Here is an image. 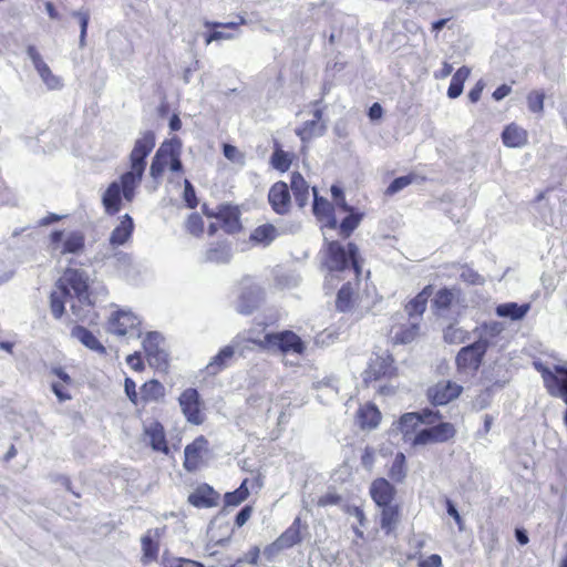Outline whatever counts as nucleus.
I'll return each instance as SVG.
<instances>
[{
	"label": "nucleus",
	"mask_w": 567,
	"mask_h": 567,
	"mask_svg": "<svg viewBox=\"0 0 567 567\" xmlns=\"http://www.w3.org/2000/svg\"><path fill=\"white\" fill-rule=\"evenodd\" d=\"M171 150L172 145H169L168 141L163 143L156 151L150 167V174L153 178H158L164 173L168 165L169 154H172Z\"/></svg>",
	"instance_id": "30"
},
{
	"label": "nucleus",
	"mask_w": 567,
	"mask_h": 567,
	"mask_svg": "<svg viewBox=\"0 0 567 567\" xmlns=\"http://www.w3.org/2000/svg\"><path fill=\"white\" fill-rule=\"evenodd\" d=\"M181 409L188 422L193 424H202L204 421L200 412V398L199 393L194 388L186 389L178 399Z\"/></svg>",
	"instance_id": "12"
},
{
	"label": "nucleus",
	"mask_w": 567,
	"mask_h": 567,
	"mask_svg": "<svg viewBox=\"0 0 567 567\" xmlns=\"http://www.w3.org/2000/svg\"><path fill=\"white\" fill-rule=\"evenodd\" d=\"M370 494L378 506H386L393 499L394 487L386 480L378 478L371 484Z\"/></svg>",
	"instance_id": "26"
},
{
	"label": "nucleus",
	"mask_w": 567,
	"mask_h": 567,
	"mask_svg": "<svg viewBox=\"0 0 567 567\" xmlns=\"http://www.w3.org/2000/svg\"><path fill=\"white\" fill-rule=\"evenodd\" d=\"M362 218L361 214L351 213L340 224V234L347 238L358 227Z\"/></svg>",
	"instance_id": "51"
},
{
	"label": "nucleus",
	"mask_w": 567,
	"mask_h": 567,
	"mask_svg": "<svg viewBox=\"0 0 567 567\" xmlns=\"http://www.w3.org/2000/svg\"><path fill=\"white\" fill-rule=\"evenodd\" d=\"M207 440L204 436H199L185 447L184 466L187 471H195L199 466L203 452L207 449Z\"/></svg>",
	"instance_id": "21"
},
{
	"label": "nucleus",
	"mask_w": 567,
	"mask_h": 567,
	"mask_svg": "<svg viewBox=\"0 0 567 567\" xmlns=\"http://www.w3.org/2000/svg\"><path fill=\"white\" fill-rule=\"evenodd\" d=\"M165 532V527L147 530L142 537L143 563L156 559L158 555V539Z\"/></svg>",
	"instance_id": "24"
},
{
	"label": "nucleus",
	"mask_w": 567,
	"mask_h": 567,
	"mask_svg": "<svg viewBox=\"0 0 567 567\" xmlns=\"http://www.w3.org/2000/svg\"><path fill=\"white\" fill-rule=\"evenodd\" d=\"M462 388L452 382H440L429 390V398L434 405H444L457 398Z\"/></svg>",
	"instance_id": "17"
},
{
	"label": "nucleus",
	"mask_w": 567,
	"mask_h": 567,
	"mask_svg": "<svg viewBox=\"0 0 567 567\" xmlns=\"http://www.w3.org/2000/svg\"><path fill=\"white\" fill-rule=\"evenodd\" d=\"M169 145H172V154H169L168 165L169 169L175 173H179L183 171V164L181 161V150L182 142L179 138L174 137L169 141Z\"/></svg>",
	"instance_id": "45"
},
{
	"label": "nucleus",
	"mask_w": 567,
	"mask_h": 567,
	"mask_svg": "<svg viewBox=\"0 0 567 567\" xmlns=\"http://www.w3.org/2000/svg\"><path fill=\"white\" fill-rule=\"evenodd\" d=\"M419 567H442V558L437 554H432L419 563Z\"/></svg>",
	"instance_id": "63"
},
{
	"label": "nucleus",
	"mask_w": 567,
	"mask_h": 567,
	"mask_svg": "<svg viewBox=\"0 0 567 567\" xmlns=\"http://www.w3.org/2000/svg\"><path fill=\"white\" fill-rule=\"evenodd\" d=\"M357 417L359 425L363 430H372L379 424L381 420V413L374 405L365 404L359 409Z\"/></svg>",
	"instance_id": "35"
},
{
	"label": "nucleus",
	"mask_w": 567,
	"mask_h": 567,
	"mask_svg": "<svg viewBox=\"0 0 567 567\" xmlns=\"http://www.w3.org/2000/svg\"><path fill=\"white\" fill-rule=\"evenodd\" d=\"M134 230V221L128 214L121 217L120 224L111 233L109 243L111 249H116L118 246L124 245L131 237Z\"/></svg>",
	"instance_id": "22"
},
{
	"label": "nucleus",
	"mask_w": 567,
	"mask_h": 567,
	"mask_svg": "<svg viewBox=\"0 0 567 567\" xmlns=\"http://www.w3.org/2000/svg\"><path fill=\"white\" fill-rule=\"evenodd\" d=\"M413 177L410 175L395 178L386 188V194L393 195L412 183Z\"/></svg>",
	"instance_id": "54"
},
{
	"label": "nucleus",
	"mask_w": 567,
	"mask_h": 567,
	"mask_svg": "<svg viewBox=\"0 0 567 567\" xmlns=\"http://www.w3.org/2000/svg\"><path fill=\"white\" fill-rule=\"evenodd\" d=\"M264 299V289L251 278H244L240 282L236 309L241 315H250L259 308Z\"/></svg>",
	"instance_id": "5"
},
{
	"label": "nucleus",
	"mask_w": 567,
	"mask_h": 567,
	"mask_svg": "<svg viewBox=\"0 0 567 567\" xmlns=\"http://www.w3.org/2000/svg\"><path fill=\"white\" fill-rule=\"evenodd\" d=\"M141 320L131 311L117 310L109 319L107 331L118 337L141 338Z\"/></svg>",
	"instance_id": "6"
},
{
	"label": "nucleus",
	"mask_w": 567,
	"mask_h": 567,
	"mask_svg": "<svg viewBox=\"0 0 567 567\" xmlns=\"http://www.w3.org/2000/svg\"><path fill=\"white\" fill-rule=\"evenodd\" d=\"M50 374L55 377L58 380L65 385H72L73 380L72 378L66 373V371L62 367L54 365L50 369Z\"/></svg>",
	"instance_id": "57"
},
{
	"label": "nucleus",
	"mask_w": 567,
	"mask_h": 567,
	"mask_svg": "<svg viewBox=\"0 0 567 567\" xmlns=\"http://www.w3.org/2000/svg\"><path fill=\"white\" fill-rule=\"evenodd\" d=\"M461 278L466 281V282H470L472 285H481L483 284V278L480 274L475 272L474 270L472 269H468V268H464L461 272Z\"/></svg>",
	"instance_id": "59"
},
{
	"label": "nucleus",
	"mask_w": 567,
	"mask_h": 567,
	"mask_svg": "<svg viewBox=\"0 0 567 567\" xmlns=\"http://www.w3.org/2000/svg\"><path fill=\"white\" fill-rule=\"evenodd\" d=\"M470 73L471 70L467 66H462L453 74L447 89V96L450 99H456L462 94L464 82L468 78Z\"/></svg>",
	"instance_id": "38"
},
{
	"label": "nucleus",
	"mask_w": 567,
	"mask_h": 567,
	"mask_svg": "<svg viewBox=\"0 0 567 567\" xmlns=\"http://www.w3.org/2000/svg\"><path fill=\"white\" fill-rule=\"evenodd\" d=\"M71 336L74 339L79 340L83 346H85L90 350H93L99 353L105 352V348L97 340V338L91 331H89L86 328L82 326H75L71 330Z\"/></svg>",
	"instance_id": "32"
},
{
	"label": "nucleus",
	"mask_w": 567,
	"mask_h": 567,
	"mask_svg": "<svg viewBox=\"0 0 567 567\" xmlns=\"http://www.w3.org/2000/svg\"><path fill=\"white\" fill-rule=\"evenodd\" d=\"M72 17L78 19L80 24V41L79 44L81 48L85 47V39H86V32H87V25L90 21V12L86 10H76L73 11Z\"/></svg>",
	"instance_id": "50"
},
{
	"label": "nucleus",
	"mask_w": 567,
	"mask_h": 567,
	"mask_svg": "<svg viewBox=\"0 0 567 567\" xmlns=\"http://www.w3.org/2000/svg\"><path fill=\"white\" fill-rule=\"evenodd\" d=\"M381 507V528L384 529L386 533H390L395 528L396 524L399 523L398 507L391 505Z\"/></svg>",
	"instance_id": "41"
},
{
	"label": "nucleus",
	"mask_w": 567,
	"mask_h": 567,
	"mask_svg": "<svg viewBox=\"0 0 567 567\" xmlns=\"http://www.w3.org/2000/svg\"><path fill=\"white\" fill-rule=\"evenodd\" d=\"M259 346L269 351H279L282 354H302L305 351L302 340L295 332L289 330L267 333L264 339L259 341Z\"/></svg>",
	"instance_id": "4"
},
{
	"label": "nucleus",
	"mask_w": 567,
	"mask_h": 567,
	"mask_svg": "<svg viewBox=\"0 0 567 567\" xmlns=\"http://www.w3.org/2000/svg\"><path fill=\"white\" fill-rule=\"evenodd\" d=\"M217 493L207 484L198 486L189 496L188 502L198 508H208L217 504Z\"/></svg>",
	"instance_id": "25"
},
{
	"label": "nucleus",
	"mask_w": 567,
	"mask_h": 567,
	"mask_svg": "<svg viewBox=\"0 0 567 567\" xmlns=\"http://www.w3.org/2000/svg\"><path fill=\"white\" fill-rule=\"evenodd\" d=\"M300 542V518L297 517L291 526L285 530L266 550H269L270 553H278L290 548Z\"/></svg>",
	"instance_id": "18"
},
{
	"label": "nucleus",
	"mask_w": 567,
	"mask_h": 567,
	"mask_svg": "<svg viewBox=\"0 0 567 567\" xmlns=\"http://www.w3.org/2000/svg\"><path fill=\"white\" fill-rule=\"evenodd\" d=\"M184 558L171 556L168 553H164L162 557L163 567H182Z\"/></svg>",
	"instance_id": "64"
},
{
	"label": "nucleus",
	"mask_w": 567,
	"mask_h": 567,
	"mask_svg": "<svg viewBox=\"0 0 567 567\" xmlns=\"http://www.w3.org/2000/svg\"><path fill=\"white\" fill-rule=\"evenodd\" d=\"M292 155L282 151L278 145L271 155V165L280 172H287L291 165Z\"/></svg>",
	"instance_id": "44"
},
{
	"label": "nucleus",
	"mask_w": 567,
	"mask_h": 567,
	"mask_svg": "<svg viewBox=\"0 0 567 567\" xmlns=\"http://www.w3.org/2000/svg\"><path fill=\"white\" fill-rule=\"evenodd\" d=\"M155 147V134L146 131L135 141L130 154V171L123 173L118 181L112 182L102 195V205L107 215H115L122 208L123 198L132 203L140 187L146 168V157Z\"/></svg>",
	"instance_id": "1"
},
{
	"label": "nucleus",
	"mask_w": 567,
	"mask_h": 567,
	"mask_svg": "<svg viewBox=\"0 0 567 567\" xmlns=\"http://www.w3.org/2000/svg\"><path fill=\"white\" fill-rule=\"evenodd\" d=\"M113 252L106 255L107 258H114L116 264L121 267H127L131 265V256L124 251L112 249Z\"/></svg>",
	"instance_id": "58"
},
{
	"label": "nucleus",
	"mask_w": 567,
	"mask_h": 567,
	"mask_svg": "<svg viewBox=\"0 0 567 567\" xmlns=\"http://www.w3.org/2000/svg\"><path fill=\"white\" fill-rule=\"evenodd\" d=\"M278 236L277 228L271 224L258 226L250 234V241L261 246L270 245Z\"/></svg>",
	"instance_id": "36"
},
{
	"label": "nucleus",
	"mask_w": 567,
	"mask_h": 567,
	"mask_svg": "<svg viewBox=\"0 0 567 567\" xmlns=\"http://www.w3.org/2000/svg\"><path fill=\"white\" fill-rule=\"evenodd\" d=\"M271 208L279 215L287 214L290 209V193L288 185L284 182L275 183L268 194Z\"/></svg>",
	"instance_id": "16"
},
{
	"label": "nucleus",
	"mask_w": 567,
	"mask_h": 567,
	"mask_svg": "<svg viewBox=\"0 0 567 567\" xmlns=\"http://www.w3.org/2000/svg\"><path fill=\"white\" fill-rule=\"evenodd\" d=\"M251 513H252L251 506L246 505L245 507H243L236 515V519H235L236 526L237 527L244 526L247 523V520L250 518Z\"/></svg>",
	"instance_id": "61"
},
{
	"label": "nucleus",
	"mask_w": 567,
	"mask_h": 567,
	"mask_svg": "<svg viewBox=\"0 0 567 567\" xmlns=\"http://www.w3.org/2000/svg\"><path fill=\"white\" fill-rule=\"evenodd\" d=\"M230 257H231L230 249L225 244L209 248L206 251V260L216 262V264L228 262L230 260Z\"/></svg>",
	"instance_id": "43"
},
{
	"label": "nucleus",
	"mask_w": 567,
	"mask_h": 567,
	"mask_svg": "<svg viewBox=\"0 0 567 567\" xmlns=\"http://www.w3.org/2000/svg\"><path fill=\"white\" fill-rule=\"evenodd\" d=\"M219 217L225 220L227 231H231L238 227V218L235 210L225 208L219 212Z\"/></svg>",
	"instance_id": "56"
},
{
	"label": "nucleus",
	"mask_w": 567,
	"mask_h": 567,
	"mask_svg": "<svg viewBox=\"0 0 567 567\" xmlns=\"http://www.w3.org/2000/svg\"><path fill=\"white\" fill-rule=\"evenodd\" d=\"M290 187L298 206L303 207L309 198V185L300 173L291 174Z\"/></svg>",
	"instance_id": "34"
},
{
	"label": "nucleus",
	"mask_w": 567,
	"mask_h": 567,
	"mask_svg": "<svg viewBox=\"0 0 567 567\" xmlns=\"http://www.w3.org/2000/svg\"><path fill=\"white\" fill-rule=\"evenodd\" d=\"M147 362L157 370L167 368L168 354L164 348V339L158 332H148L143 340Z\"/></svg>",
	"instance_id": "8"
},
{
	"label": "nucleus",
	"mask_w": 567,
	"mask_h": 567,
	"mask_svg": "<svg viewBox=\"0 0 567 567\" xmlns=\"http://www.w3.org/2000/svg\"><path fill=\"white\" fill-rule=\"evenodd\" d=\"M144 435L148 439L150 445L154 451L168 453V446L163 425L157 421H151L144 424Z\"/></svg>",
	"instance_id": "20"
},
{
	"label": "nucleus",
	"mask_w": 567,
	"mask_h": 567,
	"mask_svg": "<svg viewBox=\"0 0 567 567\" xmlns=\"http://www.w3.org/2000/svg\"><path fill=\"white\" fill-rule=\"evenodd\" d=\"M467 338V331L455 324H450L444 331V340L449 343H463Z\"/></svg>",
	"instance_id": "49"
},
{
	"label": "nucleus",
	"mask_w": 567,
	"mask_h": 567,
	"mask_svg": "<svg viewBox=\"0 0 567 567\" xmlns=\"http://www.w3.org/2000/svg\"><path fill=\"white\" fill-rule=\"evenodd\" d=\"M458 296V290L443 288L439 290L433 299V305L440 315H444Z\"/></svg>",
	"instance_id": "37"
},
{
	"label": "nucleus",
	"mask_w": 567,
	"mask_h": 567,
	"mask_svg": "<svg viewBox=\"0 0 567 567\" xmlns=\"http://www.w3.org/2000/svg\"><path fill=\"white\" fill-rule=\"evenodd\" d=\"M505 327L502 322L489 321L477 327L474 333L477 336L475 342L480 343L486 351L489 346L494 344V340L504 331Z\"/></svg>",
	"instance_id": "23"
},
{
	"label": "nucleus",
	"mask_w": 567,
	"mask_h": 567,
	"mask_svg": "<svg viewBox=\"0 0 567 567\" xmlns=\"http://www.w3.org/2000/svg\"><path fill=\"white\" fill-rule=\"evenodd\" d=\"M486 350L477 342L463 347L456 355V364L460 369L477 370Z\"/></svg>",
	"instance_id": "15"
},
{
	"label": "nucleus",
	"mask_w": 567,
	"mask_h": 567,
	"mask_svg": "<svg viewBox=\"0 0 567 567\" xmlns=\"http://www.w3.org/2000/svg\"><path fill=\"white\" fill-rule=\"evenodd\" d=\"M432 295V287L426 286L415 298H413L406 306L405 311L410 320L421 321L422 315L426 309V303Z\"/></svg>",
	"instance_id": "27"
},
{
	"label": "nucleus",
	"mask_w": 567,
	"mask_h": 567,
	"mask_svg": "<svg viewBox=\"0 0 567 567\" xmlns=\"http://www.w3.org/2000/svg\"><path fill=\"white\" fill-rule=\"evenodd\" d=\"M124 389L130 401L134 404H137L136 384L131 378L125 379Z\"/></svg>",
	"instance_id": "60"
},
{
	"label": "nucleus",
	"mask_w": 567,
	"mask_h": 567,
	"mask_svg": "<svg viewBox=\"0 0 567 567\" xmlns=\"http://www.w3.org/2000/svg\"><path fill=\"white\" fill-rule=\"evenodd\" d=\"M69 386L70 385H65L64 383H62L60 381H55V380L51 381V390L55 394V396L58 398V400L60 402L71 400L72 396L68 391Z\"/></svg>",
	"instance_id": "55"
},
{
	"label": "nucleus",
	"mask_w": 567,
	"mask_h": 567,
	"mask_svg": "<svg viewBox=\"0 0 567 567\" xmlns=\"http://www.w3.org/2000/svg\"><path fill=\"white\" fill-rule=\"evenodd\" d=\"M247 347L244 344V340L241 337H235L231 342L219 350V352L214 355L208 364L206 365V371L209 375H216L226 368H228L235 357L236 353L239 355H244Z\"/></svg>",
	"instance_id": "7"
},
{
	"label": "nucleus",
	"mask_w": 567,
	"mask_h": 567,
	"mask_svg": "<svg viewBox=\"0 0 567 567\" xmlns=\"http://www.w3.org/2000/svg\"><path fill=\"white\" fill-rule=\"evenodd\" d=\"M204 221L199 214L193 213L189 215L187 221H186V229L195 235L198 236L203 233Z\"/></svg>",
	"instance_id": "52"
},
{
	"label": "nucleus",
	"mask_w": 567,
	"mask_h": 567,
	"mask_svg": "<svg viewBox=\"0 0 567 567\" xmlns=\"http://www.w3.org/2000/svg\"><path fill=\"white\" fill-rule=\"evenodd\" d=\"M527 107L532 113L540 114L544 111L545 93L542 90H533L528 93Z\"/></svg>",
	"instance_id": "47"
},
{
	"label": "nucleus",
	"mask_w": 567,
	"mask_h": 567,
	"mask_svg": "<svg viewBox=\"0 0 567 567\" xmlns=\"http://www.w3.org/2000/svg\"><path fill=\"white\" fill-rule=\"evenodd\" d=\"M440 415L433 409H423L421 412L405 413L401 416L398 427L404 434H409L419 423L433 424Z\"/></svg>",
	"instance_id": "14"
},
{
	"label": "nucleus",
	"mask_w": 567,
	"mask_h": 567,
	"mask_svg": "<svg viewBox=\"0 0 567 567\" xmlns=\"http://www.w3.org/2000/svg\"><path fill=\"white\" fill-rule=\"evenodd\" d=\"M27 54L48 90H59L63 86L62 80L52 73L35 47L29 45Z\"/></svg>",
	"instance_id": "11"
},
{
	"label": "nucleus",
	"mask_w": 567,
	"mask_h": 567,
	"mask_svg": "<svg viewBox=\"0 0 567 567\" xmlns=\"http://www.w3.org/2000/svg\"><path fill=\"white\" fill-rule=\"evenodd\" d=\"M312 192H313V197H315V199H313L315 215L321 220L323 218H326L327 219L326 226L334 229L337 227V219L331 214V212H332L331 204L326 198L318 196V192H317L316 187L312 188Z\"/></svg>",
	"instance_id": "29"
},
{
	"label": "nucleus",
	"mask_w": 567,
	"mask_h": 567,
	"mask_svg": "<svg viewBox=\"0 0 567 567\" xmlns=\"http://www.w3.org/2000/svg\"><path fill=\"white\" fill-rule=\"evenodd\" d=\"M66 302L70 303L78 320L93 322L96 318V315L92 313L89 276L84 270L66 269L55 282L50 295L51 312L55 319L63 316Z\"/></svg>",
	"instance_id": "2"
},
{
	"label": "nucleus",
	"mask_w": 567,
	"mask_h": 567,
	"mask_svg": "<svg viewBox=\"0 0 567 567\" xmlns=\"http://www.w3.org/2000/svg\"><path fill=\"white\" fill-rule=\"evenodd\" d=\"M327 267L330 271L349 272L354 279H358L360 266L357 246L349 243L344 247L339 241H330L328 244Z\"/></svg>",
	"instance_id": "3"
},
{
	"label": "nucleus",
	"mask_w": 567,
	"mask_h": 567,
	"mask_svg": "<svg viewBox=\"0 0 567 567\" xmlns=\"http://www.w3.org/2000/svg\"><path fill=\"white\" fill-rule=\"evenodd\" d=\"M141 395L145 402L158 401L164 398L165 388L159 381L151 380L141 388Z\"/></svg>",
	"instance_id": "40"
},
{
	"label": "nucleus",
	"mask_w": 567,
	"mask_h": 567,
	"mask_svg": "<svg viewBox=\"0 0 567 567\" xmlns=\"http://www.w3.org/2000/svg\"><path fill=\"white\" fill-rule=\"evenodd\" d=\"M390 477L396 482H401L405 475V456L403 453H398L390 467Z\"/></svg>",
	"instance_id": "48"
},
{
	"label": "nucleus",
	"mask_w": 567,
	"mask_h": 567,
	"mask_svg": "<svg viewBox=\"0 0 567 567\" xmlns=\"http://www.w3.org/2000/svg\"><path fill=\"white\" fill-rule=\"evenodd\" d=\"M84 247V237L80 233H70L62 243L61 254H78Z\"/></svg>",
	"instance_id": "42"
},
{
	"label": "nucleus",
	"mask_w": 567,
	"mask_h": 567,
	"mask_svg": "<svg viewBox=\"0 0 567 567\" xmlns=\"http://www.w3.org/2000/svg\"><path fill=\"white\" fill-rule=\"evenodd\" d=\"M313 389L317 390V398L320 402L330 403L338 396V380L333 377L324 378L313 382Z\"/></svg>",
	"instance_id": "28"
},
{
	"label": "nucleus",
	"mask_w": 567,
	"mask_h": 567,
	"mask_svg": "<svg viewBox=\"0 0 567 567\" xmlns=\"http://www.w3.org/2000/svg\"><path fill=\"white\" fill-rule=\"evenodd\" d=\"M331 194H332V197L334 198V200L337 202V204L342 207V209L344 212H351V208L347 205L346 200H344V197H343V192L340 187L333 185L331 187Z\"/></svg>",
	"instance_id": "62"
},
{
	"label": "nucleus",
	"mask_w": 567,
	"mask_h": 567,
	"mask_svg": "<svg viewBox=\"0 0 567 567\" xmlns=\"http://www.w3.org/2000/svg\"><path fill=\"white\" fill-rule=\"evenodd\" d=\"M355 284L348 281L344 284L337 296L336 306L340 311H348L352 307L353 297L355 295Z\"/></svg>",
	"instance_id": "39"
},
{
	"label": "nucleus",
	"mask_w": 567,
	"mask_h": 567,
	"mask_svg": "<svg viewBox=\"0 0 567 567\" xmlns=\"http://www.w3.org/2000/svg\"><path fill=\"white\" fill-rule=\"evenodd\" d=\"M420 332V322L410 320L406 323H394L391 327L390 334L395 343L406 344L412 342Z\"/></svg>",
	"instance_id": "19"
},
{
	"label": "nucleus",
	"mask_w": 567,
	"mask_h": 567,
	"mask_svg": "<svg viewBox=\"0 0 567 567\" xmlns=\"http://www.w3.org/2000/svg\"><path fill=\"white\" fill-rule=\"evenodd\" d=\"M502 140L508 147H522L527 143V132L515 124H511L503 131Z\"/></svg>",
	"instance_id": "33"
},
{
	"label": "nucleus",
	"mask_w": 567,
	"mask_h": 567,
	"mask_svg": "<svg viewBox=\"0 0 567 567\" xmlns=\"http://www.w3.org/2000/svg\"><path fill=\"white\" fill-rule=\"evenodd\" d=\"M224 156L229 159L233 163L237 164H244L245 162V155L238 151L237 147L230 145V144H224Z\"/></svg>",
	"instance_id": "53"
},
{
	"label": "nucleus",
	"mask_w": 567,
	"mask_h": 567,
	"mask_svg": "<svg viewBox=\"0 0 567 567\" xmlns=\"http://www.w3.org/2000/svg\"><path fill=\"white\" fill-rule=\"evenodd\" d=\"M456 431L453 424L441 422L437 425L421 430L414 437V445L444 443L454 437Z\"/></svg>",
	"instance_id": "10"
},
{
	"label": "nucleus",
	"mask_w": 567,
	"mask_h": 567,
	"mask_svg": "<svg viewBox=\"0 0 567 567\" xmlns=\"http://www.w3.org/2000/svg\"><path fill=\"white\" fill-rule=\"evenodd\" d=\"M530 309L529 303L518 305L517 302H505L496 307L495 312L498 317L509 318L511 320H522Z\"/></svg>",
	"instance_id": "31"
},
{
	"label": "nucleus",
	"mask_w": 567,
	"mask_h": 567,
	"mask_svg": "<svg viewBox=\"0 0 567 567\" xmlns=\"http://www.w3.org/2000/svg\"><path fill=\"white\" fill-rule=\"evenodd\" d=\"M321 101L322 100H317L310 103V105L315 107L312 118L305 121L295 131L296 135L299 136L302 142H308L315 137L322 136L327 131V125L322 121L323 112L318 107Z\"/></svg>",
	"instance_id": "9"
},
{
	"label": "nucleus",
	"mask_w": 567,
	"mask_h": 567,
	"mask_svg": "<svg viewBox=\"0 0 567 567\" xmlns=\"http://www.w3.org/2000/svg\"><path fill=\"white\" fill-rule=\"evenodd\" d=\"M394 370L393 359L390 354H377L370 359L369 365L363 372V381L369 383L384 377H391Z\"/></svg>",
	"instance_id": "13"
},
{
	"label": "nucleus",
	"mask_w": 567,
	"mask_h": 567,
	"mask_svg": "<svg viewBox=\"0 0 567 567\" xmlns=\"http://www.w3.org/2000/svg\"><path fill=\"white\" fill-rule=\"evenodd\" d=\"M249 495V491L247 487V480H245L240 486L234 492L226 493L225 503L228 506H237L243 503Z\"/></svg>",
	"instance_id": "46"
}]
</instances>
